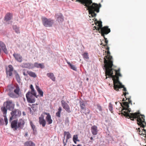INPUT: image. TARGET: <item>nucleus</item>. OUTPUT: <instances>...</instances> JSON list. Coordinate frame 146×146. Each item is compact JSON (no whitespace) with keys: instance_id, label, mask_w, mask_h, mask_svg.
I'll list each match as a JSON object with an SVG mask.
<instances>
[{"instance_id":"obj_1","label":"nucleus","mask_w":146,"mask_h":146,"mask_svg":"<svg viewBox=\"0 0 146 146\" xmlns=\"http://www.w3.org/2000/svg\"><path fill=\"white\" fill-rule=\"evenodd\" d=\"M104 62L105 64L104 67L105 68V74L106 76V79L107 78V75L111 77L113 81V85L118 80H119V76H121L119 73V69L117 70L112 68L113 66L112 57L110 55V51H107V55L104 58Z\"/></svg>"},{"instance_id":"obj_2","label":"nucleus","mask_w":146,"mask_h":146,"mask_svg":"<svg viewBox=\"0 0 146 146\" xmlns=\"http://www.w3.org/2000/svg\"><path fill=\"white\" fill-rule=\"evenodd\" d=\"M122 110L121 113L125 117H129L131 120L133 121L135 119H137V124L141 127L144 128L146 126V122L145 121V116L141 115L139 113L136 112L134 113H129L131 109L129 108V103L127 102H124L123 103Z\"/></svg>"},{"instance_id":"obj_3","label":"nucleus","mask_w":146,"mask_h":146,"mask_svg":"<svg viewBox=\"0 0 146 146\" xmlns=\"http://www.w3.org/2000/svg\"><path fill=\"white\" fill-rule=\"evenodd\" d=\"M76 1L80 3L85 6L87 10L89 11V14L92 17L96 16V14L95 12H99L100 8L102 6L100 3H92V0H76Z\"/></svg>"},{"instance_id":"obj_4","label":"nucleus","mask_w":146,"mask_h":146,"mask_svg":"<svg viewBox=\"0 0 146 146\" xmlns=\"http://www.w3.org/2000/svg\"><path fill=\"white\" fill-rule=\"evenodd\" d=\"M95 24L97 26V27L96 26L94 27L100 33H101L102 36H103L105 40V44H104V46H107V48L106 49L108 50V51H109V47L108 45V41L107 39L105 36V35H107L110 33V29L108 28V27L107 26H104L102 27V22L101 21H97L96 19L95 21Z\"/></svg>"},{"instance_id":"obj_5","label":"nucleus","mask_w":146,"mask_h":146,"mask_svg":"<svg viewBox=\"0 0 146 146\" xmlns=\"http://www.w3.org/2000/svg\"><path fill=\"white\" fill-rule=\"evenodd\" d=\"M25 123L24 121L22 119H20L19 121L15 120L12 121L11 126L14 130L16 131L18 129L19 130L22 129Z\"/></svg>"},{"instance_id":"obj_6","label":"nucleus","mask_w":146,"mask_h":146,"mask_svg":"<svg viewBox=\"0 0 146 146\" xmlns=\"http://www.w3.org/2000/svg\"><path fill=\"white\" fill-rule=\"evenodd\" d=\"M9 90L10 91L8 93V95L10 97L16 98L19 96L20 89L18 86H11L9 87Z\"/></svg>"},{"instance_id":"obj_7","label":"nucleus","mask_w":146,"mask_h":146,"mask_svg":"<svg viewBox=\"0 0 146 146\" xmlns=\"http://www.w3.org/2000/svg\"><path fill=\"white\" fill-rule=\"evenodd\" d=\"M113 88L114 89L117 91H119V89L121 88H123V93L124 95L125 96L127 94H128V93L126 92L127 91L126 89L124 86L118 80L116 81V82L115 83V84L113 85Z\"/></svg>"},{"instance_id":"obj_8","label":"nucleus","mask_w":146,"mask_h":146,"mask_svg":"<svg viewBox=\"0 0 146 146\" xmlns=\"http://www.w3.org/2000/svg\"><path fill=\"white\" fill-rule=\"evenodd\" d=\"M41 20L43 25L46 27H52L54 22L52 19H47L45 17H42Z\"/></svg>"},{"instance_id":"obj_9","label":"nucleus","mask_w":146,"mask_h":146,"mask_svg":"<svg viewBox=\"0 0 146 146\" xmlns=\"http://www.w3.org/2000/svg\"><path fill=\"white\" fill-rule=\"evenodd\" d=\"M11 116L9 119V121H11L13 119H16L20 116L21 115V111L17 109H15L11 113Z\"/></svg>"},{"instance_id":"obj_10","label":"nucleus","mask_w":146,"mask_h":146,"mask_svg":"<svg viewBox=\"0 0 146 146\" xmlns=\"http://www.w3.org/2000/svg\"><path fill=\"white\" fill-rule=\"evenodd\" d=\"M33 95L30 92H28L26 94V97L27 102L29 103H32L35 101V99L33 96Z\"/></svg>"},{"instance_id":"obj_11","label":"nucleus","mask_w":146,"mask_h":146,"mask_svg":"<svg viewBox=\"0 0 146 146\" xmlns=\"http://www.w3.org/2000/svg\"><path fill=\"white\" fill-rule=\"evenodd\" d=\"M4 106H5L7 108L10 110L13 109L15 106V104L13 103L11 100L6 101L4 103Z\"/></svg>"},{"instance_id":"obj_12","label":"nucleus","mask_w":146,"mask_h":146,"mask_svg":"<svg viewBox=\"0 0 146 146\" xmlns=\"http://www.w3.org/2000/svg\"><path fill=\"white\" fill-rule=\"evenodd\" d=\"M61 103L62 107L68 113H70L71 111L68 104L63 100L61 101Z\"/></svg>"},{"instance_id":"obj_13","label":"nucleus","mask_w":146,"mask_h":146,"mask_svg":"<svg viewBox=\"0 0 146 146\" xmlns=\"http://www.w3.org/2000/svg\"><path fill=\"white\" fill-rule=\"evenodd\" d=\"M39 122L40 125H41L43 127H44L46 124V121L44 119V116L43 114L41 115L39 117Z\"/></svg>"},{"instance_id":"obj_14","label":"nucleus","mask_w":146,"mask_h":146,"mask_svg":"<svg viewBox=\"0 0 146 146\" xmlns=\"http://www.w3.org/2000/svg\"><path fill=\"white\" fill-rule=\"evenodd\" d=\"M3 50V51L6 54H7L8 52L6 48L5 44L2 42H0V53L1 50Z\"/></svg>"},{"instance_id":"obj_15","label":"nucleus","mask_w":146,"mask_h":146,"mask_svg":"<svg viewBox=\"0 0 146 146\" xmlns=\"http://www.w3.org/2000/svg\"><path fill=\"white\" fill-rule=\"evenodd\" d=\"M13 56L15 59L18 62H21L22 61V57L20 54L18 53H14L13 54Z\"/></svg>"},{"instance_id":"obj_16","label":"nucleus","mask_w":146,"mask_h":146,"mask_svg":"<svg viewBox=\"0 0 146 146\" xmlns=\"http://www.w3.org/2000/svg\"><path fill=\"white\" fill-rule=\"evenodd\" d=\"M43 114L47 115L46 117V119L48 124H51L52 123V120L51 119V116L49 113L44 112Z\"/></svg>"},{"instance_id":"obj_17","label":"nucleus","mask_w":146,"mask_h":146,"mask_svg":"<svg viewBox=\"0 0 146 146\" xmlns=\"http://www.w3.org/2000/svg\"><path fill=\"white\" fill-rule=\"evenodd\" d=\"M91 131L92 134L93 135H97L98 132L97 127L96 125H93L91 127Z\"/></svg>"},{"instance_id":"obj_18","label":"nucleus","mask_w":146,"mask_h":146,"mask_svg":"<svg viewBox=\"0 0 146 146\" xmlns=\"http://www.w3.org/2000/svg\"><path fill=\"white\" fill-rule=\"evenodd\" d=\"M8 68V70H6V74L9 76H11L12 75V72L13 71V66L11 65H9Z\"/></svg>"},{"instance_id":"obj_19","label":"nucleus","mask_w":146,"mask_h":146,"mask_svg":"<svg viewBox=\"0 0 146 146\" xmlns=\"http://www.w3.org/2000/svg\"><path fill=\"white\" fill-rule=\"evenodd\" d=\"M22 67L23 68H33V64L30 63H23L22 65Z\"/></svg>"},{"instance_id":"obj_20","label":"nucleus","mask_w":146,"mask_h":146,"mask_svg":"<svg viewBox=\"0 0 146 146\" xmlns=\"http://www.w3.org/2000/svg\"><path fill=\"white\" fill-rule=\"evenodd\" d=\"M13 17V15L10 13H7L5 17V20L6 21H8L11 20Z\"/></svg>"},{"instance_id":"obj_21","label":"nucleus","mask_w":146,"mask_h":146,"mask_svg":"<svg viewBox=\"0 0 146 146\" xmlns=\"http://www.w3.org/2000/svg\"><path fill=\"white\" fill-rule=\"evenodd\" d=\"M55 17L57 18L59 22H61L63 21L64 17L61 14L56 15Z\"/></svg>"},{"instance_id":"obj_22","label":"nucleus","mask_w":146,"mask_h":146,"mask_svg":"<svg viewBox=\"0 0 146 146\" xmlns=\"http://www.w3.org/2000/svg\"><path fill=\"white\" fill-rule=\"evenodd\" d=\"M80 112L83 114H84L86 115H87L90 113V110L88 109H86L85 108H84V109H81V110L80 111Z\"/></svg>"},{"instance_id":"obj_23","label":"nucleus","mask_w":146,"mask_h":146,"mask_svg":"<svg viewBox=\"0 0 146 146\" xmlns=\"http://www.w3.org/2000/svg\"><path fill=\"white\" fill-rule=\"evenodd\" d=\"M47 76L50 78L52 81H55V78L54 76V74L52 73H49L47 74Z\"/></svg>"},{"instance_id":"obj_24","label":"nucleus","mask_w":146,"mask_h":146,"mask_svg":"<svg viewBox=\"0 0 146 146\" xmlns=\"http://www.w3.org/2000/svg\"><path fill=\"white\" fill-rule=\"evenodd\" d=\"M30 88L31 89V91L30 93L33 94L34 96L36 97V98H37L38 95H36V93L34 90L33 85L32 84L30 86Z\"/></svg>"},{"instance_id":"obj_25","label":"nucleus","mask_w":146,"mask_h":146,"mask_svg":"<svg viewBox=\"0 0 146 146\" xmlns=\"http://www.w3.org/2000/svg\"><path fill=\"white\" fill-rule=\"evenodd\" d=\"M35 144L31 141L25 142L24 144L25 146H35Z\"/></svg>"},{"instance_id":"obj_26","label":"nucleus","mask_w":146,"mask_h":146,"mask_svg":"<svg viewBox=\"0 0 146 146\" xmlns=\"http://www.w3.org/2000/svg\"><path fill=\"white\" fill-rule=\"evenodd\" d=\"M36 88L38 93L40 95V96L41 97H43V93L42 90L37 86H36Z\"/></svg>"},{"instance_id":"obj_27","label":"nucleus","mask_w":146,"mask_h":146,"mask_svg":"<svg viewBox=\"0 0 146 146\" xmlns=\"http://www.w3.org/2000/svg\"><path fill=\"white\" fill-rule=\"evenodd\" d=\"M64 136L66 135V141L71 137V135L69 132L64 131Z\"/></svg>"},{"instance_id":"obj_28","label":"nucleus","mask_w":146,"mask_h":146,"mask_svg":"<svg viewBox=\"0 0 146 146\" xmlns=\"http://www.w3.org/2000/svg\"><path fill=\"white\" fill-rule=\"evenodd\" d=\"M28 74L34 78H35L36 77V75L35 72L31 71H27V72Z\"/></svg>"},{"instance_id":"obj_29","label":"nucleus","mask_w":146,"mask_h":146,"mask_svg":"<svg viewBox=\"0 0 146 146\" xmlns=\"http://www.w3.org/2000/svg\"><path fill=\"white\" fill-rule=\"evenodd\" d=\"M73 140L75 144L76 143V141H80V140L78 139V136L77 135H74L73 138Z\"/></svg>"},{"instance_id":"obj_30","label":"nucleus","mask_w":146,"mask_h":146,"mask_svg":"<svg viewBox=\"0 0 146 146\" xmlns=\"http://www.w3.org/2000/svg\"><path fill=\"white\" fill-rule=\"evenodd\" d=\"M66 62L68 64L69 66L71 69L74 70L76 71V68L74 65L71 64L70 62H68L67 60H66Z\"/></svg>"},{"instance_id":"obj_31","label":"nucleus","mask_w":146,"mask_h":146,"mask_svg":"<svg viewBox=\"0 0 146 146\" xmlns=\"http://www.w3.org/2000/svg\"><path fill=\"white\" fill-rule=\"evenodd\" d=\"M62 108L60 107L58 109V111L56 113V115L58 117H60V113L62 111Z\"/></svg>"},{"instance_id":"obj_32","label":"nucleus","mask_w":146,"mask_h":146,"mask_svg":"<svg viewBox=\"0 0 146 146\" xmlns=\"http://www.w3.org/2000/svg\"><path fill=\"white\" fill-rule=\"evenodd\" d=\"M1 110L2 112L3 113V116L6 115L7 112V109L6 107H2L1 108Z\"/></svg>"},{"instance_id":"obj_33","label":"nucleus","mask_w":146,"mask_h":146,"mask_svg":"<svg viewBox=\"0 0 146 146\" xmlns=\"http://www.w3.org/2000/svg\"><path fill=\"white\" fill-rule=\"evenodd\" d=\"M82 55L83 57V58L85 59H88L89 58L88 53L87 52H84L82 54Z\"/></svg>"},{"instance_id":"obj_34","label":"nucleus","mask_w":146,"mask_h":146,"mask_svg":"<svg viewBox=\"0 0 146 146\" xmlns=\"http://www.w3.org/2000/svg\"><path fill=\"white\" fill-rule=\"evenodd\" d=\"M13 28L16 33H20L19 28L18 27L16 26H13Z\"/></svg>"},{"instance_id":"obj_35","label":"nucleus","mask_w":146,"mask_h":146,"mask_svg":"<svg viewBox=\"0 0 146 146\" xmlns=\"http://www.w3.org/2000/svg\"><path fill=\"white\" fill-rule=\"evenodd\" d=\"M37 105H38L37 104H32V106L30 105H29V106H31V107L33 110H35L37 108Z\"/></svg>"},{"instance_id":"obj_36","label":"nucleus","mask_w":146,"mask_h":146,"mask_svg":"<svg viewBox=\"0 0 146 146\" xmlns=\"http://www.w3.org/2000/svg\"><path fill=\"white\" fill-rule=\"evenodd\" d=\"M80 106L81 109L86 108L85 104L83 102H80Z\"/></svg>"},{"instance_id":"obj_37","label":"nucleus","mask_w":146,"mask_h":146,"mask_svg":"<svg viewBox=\"0 0 146 146\" xmlns=\"http://www.w3.org/2000/svg\"><path fill=\"white\" fill-rule=\"evenodd\" d=\"M15 77L17 82L19 83L20 82V78L19 75L18 74H16Z\"/></svg>"},{"instance_id":"obj_38","label":"nucleus","mask_w":146,"mask_h":146,"mask_svg":"<svg viewBox=\"0 0 146 146\" xmlns=\"http://www.w3.org/2000/svg\"><path fill=\"white\" fill-rule=\"evenodd\" d=\"M30 123L33 130L34 131L35 129V126L34 125L33 123L31 121H30Z\"/></svg>"},{"instance_id":"obj_39","label":"nucleus","mask_w":146,"mask_h":146,"mask_svg":"<svg viewBox=\"0 0 146 146\" xmlns=\"http://www.w3.org/2000/svg\"><path fill=\"white\" fill-rule=\"evenodd\" d=\"M108 108H109V109L110 110V111L111 113H112L113 112L112 105L110 103L109 104Z\"/></svg>"},{"instance_id":"obj_40","label":"nucleus","mask_w":146,"mask_h":146,"mask_svg":"<svg viewBox=\"0 0 146 146\" xmlns=\"http://www.w3.org/2000/svg\"><path fill=\"white\" fill-rule=\"evenodd\" d=\"M4 117V120L5 123L6 125H7L8 123V119L6 116V115L3 116Z\"/></svg>"},{"instance_id":"obj_41","label":"nucleus","mask_w":146,"mask_h":146,"mask_svg":"<svg viewBox=\"0 0 146 146\" xmlns=\"http://www.w3.org/2000/svg\"><path fill=\"white\" fill-rule=\"evenodd\" d=\"M97 109L100 111H102V108L101 106L99 105H97Z\"/></svg>"},{"instance_id":"obj_42","label":"nucleus","mask_w":146,"mask_h":146,"mask_svg":"<svg viewBox=\"0 0 146 146\" xmlns=\"http://www.w3.org/2000/svg\"><path fill=\"white\" fill-rule=\"evenodd\" d=\"M34 66L35 67L37 68H39V64L37 63V62H35L34 64Z\"/></svg>"},{"instance_id":"obj_43","label":"nucleus","mask_w":146,"mask_h":146,"mask_svg":"<svg viewBox=\"0 0 146 146\" xmlns=\"http://www.w3.org/2000/svg\"><path fill=\"white\" fill-rule=\"evenodd\" d=\"M39 68H44V67L43 63L39 64Z\"/></svg>"},{"instance_id":"obj_44","label":"nucleus","mask_w":146,"mask_h":146,"mask_svg":"<svg viewBox=\"0 0 146 146\" xmlns=\"http://www.w3.org/2000/svg\"><path fill=\"white\" fill-rule=\"evenodd\" d=\"M125 98H126V97H125ZM126 98V100H128V101L129 102V104H132V101H131V100H130V98Z\"/></svg>"},{"instance_id":"obj_45","label":"nucleus","mask_w":146,"mask_h":146,"mask_svg":"<svg viewBox=\"0 0 146 146\" xmlns=\"http://www.w3.org/2000/svg\"><path fill=\"white\" fill-rule=\"evenodd\" d=\"M3 124V119H0V125H2Z\"/></svg>"},{"instance_id":"obj_46","label":"nucleus","mask_w":146,"mask_h":146,"mask_svg":"<svg viewBox=\"0 0 146 146\" xmlns=\"http://www.w3.org/2000/svg\"><path fill=\"white\" fill-rule=\"evenodd\" d=\"M28 135V133L27 132H26L25 133L24 135V136H25V137H26Z\"/></svg>"},{"instance_id":"obj_47","label":"nucleus","mask_w":146,"mask_h":146,"mask_svg":"<svg viewBox=\"0 0 146 146\" xmlns=\"http://www.w3.org/2000/svg\"><path fill=\"white\" fill-rule=\"evenodd\" d=\"M63 144H64V146H65V145H66V143L64 142V140H63Z\"/></svg>"},{"instance_id":"obj_48","label":"nucleus","mask_w":146,"mask_h":146,"mask_svg":"<svg viewBox=\"0 0 146 146\" xmlns=\"http://www.w3.org/2000/svg\"><path fill=\"white\" fill-rule=\"evenodd\" d=\"M90 139L91 140H92L93 139V137H91L90 138Z\"/></svg>"},{"instance_id":"obj_49","label":"nucleus","mask_w":146,"mask_h":146,"mask_svg":"<svg viewBox=\"0 0 146 146\" xmlns=\"http://www.w3.org/2000/svg\"><path fill=\"white\" fill-rule=\"evenodd\" d=\"M77 146H82V145L81 144H78V145Z\"/></svg>"},{"instance_id":"obj_50","label":"nucleus","mask_w":146,"mask_h":146,"mask_svg":"<svg viewBox=\"0 0 146 146\" xmlns=\"http://www.w3.org/2000/svg\"><path fill=\"white\" fill-rule=\"evenodd\" d=\"M125 100H124V98H123V99L122 100V101H125Z\"/></svg>"},{"instance_id":"obj_51","label":"nucleus","mask_w":146,"mask_h":146,"mask_svg":"<svg viewBox=\"0 0 146 146\" xmlns=\"http://www.w3.org/2000/svg\"><path fill=\"white\" fill-rule=\"evenodd\" d=\"M23 74H24V75L25 76L26 75V74H25V72H23Z\"/></svg>"},{"instance_id":"obj_52","label":"nucleus","mask_w":146,"mask_h":146,"mask_svg":"<svg viewBox=\"0 0 146 146\" xmlns=\"http://www.w3.org/2000/svg\"><path fill=\"white\" fill-rule=\"evenodd\" d=\"M23 99H24V101H25V98H23Z\"/></svg>"},{"instance_id":"obj_53","label":"nucleus","mask_w":146,"mask_h":146,"mask_svg":"<svg viewBox=\"0 0 146 146\" xmlns=\"http://www.w3.org/2000/svg\"><path fill=\"white\" fill-rule=\"evenodd\" d=\"M72 146H75V145H73Z\"/></svg>"},{"instance_id":"obj_54","label":"nucleus","mask_w":146,"mask_h":146,"mask_svg":"<svg viewBox=\"0 0 146 146\" xmlns=\"http://www.w3.org/2000/svg\"><path fill=\"white\" fill-rule=\"evenodd\" d=\"M102 43H101V45H102Z\"/></svg>"}]
</instances>
